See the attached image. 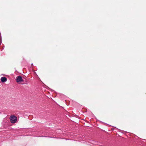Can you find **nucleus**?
Returning a JSON list of instances; mask_svg holds the SVG:
<instances>
[{
    "mask_svg": "<svg viewBox=\"0 0 146 146\" xmlns=\"http://www.w3.org/2000/svg\"><path fill=\"white\" fill-rule=\"evenodd\" d=\"M10 120L11 123H15L17 121V117L14 115H11L10 117Z\"/></svg>",
    "mask_w": 146,
    "mask_h": 146,
    "instance_id": "nucleus-1",
    "label": "nucleus"
},
{
    "mask_svg": "<svg viewBox=\"0 0 146 146\" xmlns=\"http://www.w3.org/2000/svg\"><path fill=\"white\" fill-rule=\"evenodd\" d=\"M16 81L18 83H20L22 82L23 81V80L22 77L20 76H18L16 78Z\"/></svg>",
    "mask_w": 146,
    "mask_h": 146,
    "instance_id": "nucleus-2",
    "label": "nucleus"
},
{
    "mask_svg": "<svg viewBox=\"0 0 146 146\" xmlns=\"http://www.w3.org/2000/svg\"><path fill=\"white\" fill-rule=\"evenodd\" d=\"M7 78L5 77H2L1 78V81L2 82H6L7 81Z\"/></svg>",
    "mask_w": 146,
    "mask_h": 146,
    "instance_id": "nucleus-3",
    "label": "nucleus"
}]
</instances>
